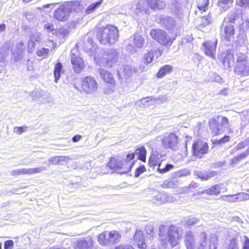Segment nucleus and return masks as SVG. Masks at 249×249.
<instances>
[{
    "label": "nucleus",
    "mask_w": 249,
    "mask_h": 249,
    "mask_svg": "<svg viewBox=\"0 0 249 249\" xmlns=\"http://www.w3.org/2000/svg\"><path fill=\"white\" fill-rule=\"evenodd\" d=\"M147 151L144 146H142L136 148L135 152L127 153L124 159L120 160L113 156L110 158L107 163V167L114 172L120 174H125L130 172L135 164V154L138 160L145 162Z\"/></svg>",
    "instance_id": "nucleus-1"
},
{
    "label": "nucleus",
    "mask_w": 249,
    "mask_h": 249,
    "mask_svg": "<svg viewBox=\"0 0 249 249\" xmlns=\"http://www.w3.org/2000/svg\"><path fill=\"white\" fill-rule=\"evenodd\" d=\"M96 37L101 44L111 46L118 41L119 31L117 27L109 24L100 27H97Z\"/></svg>",
    "instance_id": "nucleus-2"
},
{
    "label": "nucleus",
    "mask_w": 249,
    "mask_h": 249,
    "mask_svg": "<svg viewBox=\"0 0 249 249\" xmlns=\"http://www.w3.org/2000/svg\"><path fill=\"white\" fill-rule=\"evenodd\" d=\"M80 5V2L78 0L67 1L54 11L53 18L59 22H65L69 19L70 14L76 11Z\"/></svg>",
    "instance_id": "nucleus-3"
},
{
    "label": "nucleus",
    "mask_w": 249,
    "mask_h": 249,
    "mask_svg": "<svg viewBox=\"0 0 249 249\" xmlns=\"http://www.w3.org/2000/svg\"><path fill=\"white\" fill-rule=\"evenodd\" d=\"M74 88L80 92L86 94H92L96 93L99 89V85L92 76H86L81 79L80 82H76L74 85Z\"/></svg>",
    "instance_id": "nucleus-4"
},
{
    "label": "nucleus",
    "mask_w": 249,
    "mask_h": 249,
    "mask_svg": "<svg viewBox=\"0 0 249 249\" xmlns=\"http://www.w3.org/2000/svg\"><path fill=\"white\" fill-rule=\"evenodd\" d=\"M234 72L242 77L249 75V60L245 53H239L236 55Z\"/></svg>",
    "instance_id": "nucleus-5"
},
{
    "label": "nucleus",
    "mask_w": 249,
    "mask_h": 249,
    "mask_svg": "<svg viewBox=\"0 0 249 249\" xmlns=\"http://www.w3.org/2000/svg\"><path fill=\"white\" fill-rule=\"evenodd\" d=\"M149 35L153 39L165 47L171 46L174 39L171 38L164 30L158 28L152 29Z\"/></svg>",
    "instance_id": "nucleus-6"
},
{
    "label": "nucleus",
    "mask_w": 249,
    "mask_h": 249,
    "mask_svg": "<svg viewBox=\"0 0 249 249\" xmlns=\"http://www.w3.org/2000/svg\"><path fill=\"white\" fill-rule=\"evenodd\" d=\"M209 145L208 142L202 140L197 139L192 145V154L197 159H201L209 152Z\"/></svg>",
    "instance_id": "nucleus-7"
},
{
    "label": "nucleus",
    "mask_w": 249,
    "mask_h": 249,
    "mask_svg": "<svg viewBox=\"0 0 249 249\" xmlns=\"http://www.w3.org/2000/svg\"><path fill=\"white\" fill-rule=\"evenodd\" d=\"M220 117V116L218 115L216 117L209 120L208 127L213 137H215L221 134L220 126L229 124L228 119L224 116L222 117L221 124H220L219 123Z\"/></svg>",
    "instance_id": "nucleus-8"
},
{
    "label": "nucleus",
    "mask_w": 249,
    "mask_h": 249,
    "mask_svg": "<svg viewBox=\"0 0 249 249\" xmlns=\"http://www.w3.org/2000/svg\"><path fill=\"white\" fill-rule=\"evenodd\" d=\"M163 160V159H160L159 157L158 154L152 153L149 157L148 164L150 167L157 166V171L160 174L166 173L174 168V166L171 164H167L165 167L161 168V163Z\"/></svg>",
    "instance_id": "nucleus-9"
},
{
    "label": "nucleus",
    "mask_w": 249,
    "mask_h": 249,
    "mask_svg": "<svg viewBox=\"0 0 249 249\" xmlns=\"http://www.w3.org/2000/svg\"><path fill=\"white\" fill-rule=\"evenodd\" d=\"M71 62L72 69L76 73L81 72L85 68V64L83 58L74 53H71Z\"/></svg>",
    "instance_id": "nucleus-10"
},
{
    "label": "nucleus",
    "mask_w": 249,
    "mask_h": 249,
    "mask_svg": "<svg viewBox=\"0 0 249 249\" xmlns=\"http://www.w3.org/2000/svg\"><path fill=\"white\" fill-rule=\"evenodd\" d=\"M168 240L171 247L173 248L178 244V240L181 238L178 230L173 225H171L167 232Z\"/></svg>",
    "instance_id": "nucleus-11"
},
{
    "label": "nucleus",
    "mask_w": 249,
    "mask_h": 249,
    "mask_svg": "<svg viewBox=\"0 0 249 249\" xmlns=\"http://www.w3.org/2000/svg\"><path fill=\"white\" fill-rule=\"evenodd\" d=\"M163 146L165 148H174L178 144V137L174 132L164 136L161 140Z\"/></svg>",
    "instance_id": "nucleus-12"
},
{
    "label": "nucleus",
    "mask_w": 249,
    "mask_h": 249,
    "mask_svg": "<svg viewBox=\"0 0 249 249\" xmlns=\"http://www.w3.org/2000/svg\"><path fill=\"white\" fill-rule=\"evenodd\" d=\"M99 74L102 80L107 85L111 87H114L116 85L115 79L110 71L102 69L99 70Z\"/></svg>",
    "instance_id": "nucleus-13"
},
{
    "label": "nucleus",
    "mask_w": 249,
    "mask_h": 249,
    "mask_svg": "<svg viewBox=\"0 0 249 249\" xmlns=\"http://www.w3.org/2000/svg\"><path fill=\"white\" fill-rule=\"evenodd\" d=\"M216 41H205L203 43V46L204 47V52L205 53V54L212 58H214L216 48Z\"/></svg>",
    "instance_id": "nucleus-14"
},
{
    "label": "nucleus",
    "mask_w": 249,
    "mask_h": 249,
    "mask_svg": "<svg viewBox=\"0 0 249 249\" xmlns=\"http://www.w3.org/2000/svg\"><path fill=\"white\" fill-rule=\"evenodd\" d=\"M134 240L140 249H146L147 245L145 242L144 235L140 231H137L133 236Z\"/></svg>",
    "instance_id": "nucleus-15"
},
{
    "label": "nucleus",
    "mask_w": 249,
    "mask_h": 249,
    "mask_svg": "<svg viewBox=\"0 0 249 249\" xmlns=\"http://www.w3.org/2000/svg\"><path fill=\"white\" fill-rule=\"evenodd\" d=\"M224 38L226 41H230L235 34L234 26L232 24H227L224 27Z\"/></svg>",
    "instance_id": "nucleus-16"
},
{
    "label": "nucleus",
    "mask_w": 249,
    "mask_h": 249,
    "mask_svg": "<svg viewBox=\"0 0 249 249\" xmlns=\"http://www.w3.org/2000/svg\"><path fill=\"white\" fill-rule=\"evenodd\" d=\"M173 68L170 65H164L160 67L157 73L156 77L158 78H161L167 74H169L173 71Z\"/></svg>",
    "instance_id": "nucleus-17"
},
{
    "label": "nucleus",
    "mask_w": 249,
    "mask_h": 249,
    "mask_svg": "<svg viewBox=\"0 0 249 249\" xmlns=\"http://www.w3.org/2000/svg\"><path fill=\"white\" fill-rule=\"evenodd\" d=\"M249 155V147L247 150L233 157L230 161V164L232 165H235L239 163L241 160L245 159Z\"/></svg>",
    "instance_id": "nucleus-18"
},
{
    "label": "nucleus",
    "mask_w": 249,
    "mask_h": 249,
    "mask_svg": "<svg viewBox=\"0 0 249 249\" xmlns=\"http://www.w3.org/2000/svg\"><path fill=\"white\" fill-rule=\"evenodd\" d=\"M107 233L110 244H116L121 241L122 235L119 231L117 230H112L107 231Z\"/></svg>",
    "instance_id": "nucleus-19"
},
{
    "label": "nucleus",
    "mask_w": 249,
    "mask_h": 249,
    "mask_svg": "<svg viewBox=\"0 0 249 249\" xmlns=\"http://www.w3.org/2000/svg\"><path fill=\"white\" fill-rule=\"evenodd\" d=\"M92 246V241L91 240L84 238L77 241L75 249H90Z\"/></svg>",
    "instance_id": "nucleus-20"
},
{
    "label": "nucleus",
    "mask_w": 249,
    "mask_h": 249,
    "mask_svg": "<svg viewBox=\"0 0 249 249\" xmlns=\"http://www.w3.org/2000/svg\"><path fill=\"white\" fill-rule=\"evenodd\" d=\"M234 55L231 51H227L222 59V63L224 66L228 67L232 66L234 62Z\"/></svg>",
    "instance_id": "nucleus-21"
},
{
    "label": "nucleus",
    "mask_w": 249,
    "mask_h": 249,
    "mask_svg": "<svg viewBox=\"0 0 249 249\" xmlns=\"http://www.w3.org/2000/svg\"><path fill=\"white\" fill-rule=\"evenodd\" d=\"M99 244L103 246H106L110 244L108 234L107 231H104L97 236Z\"/></svg>",
    "instance_id": "nucleus-22"
},
{
    "label": "nucleus",
    "mask_w": 249,
    "mask_h": 249,
    "mask_svg": "<svg viewBox=\"0 0 249 249\" xmlns=\"http://www.w3.org/2000/svg\"><path fill=\"white\" fill-rule=\"evenodd\" d=\"M221 187L218 184L212 186L210 188L204 190L201 194H205L210 196H217L220 194Z\"/></svg>",
    "instance_id": "nucleus-23"
},
{
    "label": "nucleus",
    "mask_w": 249,
    "mask_h": 249,
    "mask_svg": "<svg viewBox=\"0 0 249 249\" xmlns=\"http://www.w3.org/2000/svg\"><path fill=\"white\" fill-rule=\"evenodd\" d=\"M145 2L148 7L152 9H162L163 7L160 5L162 1L160 0H145Z\"/></svg>",
    "instance_id": "nucleus-24"
},
{
    "label": "nucleus",
    "mask_w": 249,
    "mask_h": 249,
    "mask_svg": "<svg viewBox=\"0 0 249 249\" xmlns=\"http://www.w3.org/2000/svg\"><path fill=\"white\" fill-rule=\"evenodd\" d=\"M62 65L60 62H57L55 64L53 70L54 81L57 83L60 77V72L62 71Z\"/></svg>",
    "instance_id": "nucleus-25"
},
{
    "label": "nucleus",
    "mask_w": 249,
    "mask_h": 249,
    "mask_svg": "<svg viewBox=\"0 0 249 249\" xmlns=\"http://www.w3.org/2000/svg\"><path fill=\"white\" fill-rule=\"evenodd\" d=\"M145 42V39L142 35L135 34L134 36V43L138 48L142 47Z\"/></svg>",
    "instance_id": "nucleus-26"
},
{
    "label": "nucleus",
    "mask_w": 249,
    "mask_h": 249,
    "mask_svg": "<svg viewBox=\"0 0 249 249\" xmlns=\"http://www.w3.org/2000/svg\"><path fill=\"white\" fill-rule=\"evenodd\" d=\"M209 0H197V7L202 12H206L208 10Z\"/></svg>",
    "instance_id": "nucleus-27"
},
{
    "label": "nucleus",
    "mask_w": 249,
    "mask_h": 249,
    "mask_svg": "<svg viewBox=\"0 0 249 249\" xmlns=\"http://www.w3.org/2000/svg\"><path fill=\"white\" fill-rule=\"evenodd\" d=\"M219 199L227 202H234L238 200V197L237 195H223Z\"/></svg>",
    "instance_id": "nucleus-28"
},
{
    "label": "nucleus",
    "mask_w": 249,
    "mask_h": 249,
    "mask_svg": "<svg viewBox=\"0 0 249 249\" xmlns=\"http://www.w3.org/2000/svg\"><path fill=\"white\" fill-rule=\"evenodd\" d=\"M68 157L66 156H55L52 157L50 160V162L53 164H58L61 161H63L68 159Z\"/></svg>",
    "instance_id": "nucleus-29"
},
{
    "label": "nucleus",
    "mask_w": 249,
    "mask_h": 249,
    "mask_svg": "<svg viewBox=\"0 0 249 249\" xmlns=\"http://www.w3.org/2000/svg\"><path fill=\"white\" fill-rule=\"evenodd\" d=\"M11 174L13 177H17L20 175H28V170L26 168H21L14 170L11 171Z\"/></svg>",
    "instance_id": "nucleus-30"
},
{
    "label": "nucleus",
    "mask_w": 249,
    "mask_h": 249,
    "mask_svg": "<svg viewBox=\"0 0 249 249\" xmlns=\"http://www.w3.org/2000/svg\"><path fill=\"white\" fill-rule=\"evenodd\" d=\"M50 52V50L48 48H41L38 49L36 52V54L39 57H42L45 58L47 57Z\"/></svg>",
    "instance_id": "nucleus-31"
},
{
    "label": "nucleus",
    "mask_w": 249,
    "mask_h": 249,
    "mask_svg": "<svg viewBox=\"0 0 249 249\" xmlns=\"http://www.w3.org/2000/svg\"><path fill=\"white\" fill-rule=\"evenodd\" d=\"M154 58V53L152 51L148 52L143 57L144 62L145 64L151 63Z\"/></svg>",
    "instance_id": "nucleus-32"
},
{
    "label": "nucleus",
    "mask_w": 249,
    "mask_h": 249,
    "mask_svg": "<svg viewBox=\"0 0 249 249\" xmlns=\"http://www.w3.org/2000/svg\"><path fill=\"white\" fill-rule=\"evenodd\" d=\"M115 54L111 58H107L105 62V66L107 68H111L113 66V65L114 62L117 59V57L116 55V52L114 51Z\"/></svg>",
    "instance_id": "nucleus-33"
},
{
    "label": "nucleus",
    "mask_w": 249,
    "mask_h": 249,
    "mask_svg": "<svg viewBox=\"0 0 249 249\" xmlns=\"http://www.w3.org/2000/svg\"><path fill=\"white\" fill-rule=\"evenodd\" d=\"M162 185V187L164 188H174L176 186V183L173 180H166Z\"/></svg>",
    "instance_id": "nucleus-34"
},
{
    "label": "nucleus",
    "mask_w": 249,
    "mask_h": 249,
    "mask_svg": "<svg viewBox=\"0 0 249 249\" xmlns=\"http://www.w3.org/2000/svg\"><path fill=\"white\" fill-rule=\"evenodd\" d=\"M215 173L213 171L208 172L206 174L199 176L202 180H207L215 176Z\"/></svg>",
    "instance_id": "nucleus-35"
},
{
    "label": "nucleus",
    "mask_w": 249,
    "mask_h": 249,
    "mask_svg": "<svg viewBox=\"0 0 249 249\" xmlns=\"http://www.w3.org/2000/svg\"><path fill=\"white\" fill-rule=\"evenodd\" d=\"M146 171V168L143 165H141L137 168L134 173L135 177H138L140 175Z\"/></svg>",
    "instance_id": "nucleus-36"
},
{
    "label": "nucleus",
    "mask_w": 249,
    "mask_h": 249,
    "mask_svg": "<svg viewBox=\"0 0 249 249\" xmlns=\"http://www.w3.org/2000/svg\"><path fill=\"white\" fill-rule=\"evenodd\" d=\"M202 18V21L201 24L203 26H206L212 22V17L210 14L203 16Z\"/></svg>",
    "instance_id": "nucleus-37"
},
{
    "label": "nucleus",
    "mask_w": 249,
    "mask_h": 249,
    "mask_svg": "<svg viewBox=\"0 0 249 249\" xmlns=\"http://www.w3.org/2000/svg\"><path fill=\"white\" fill-rule=\"evenodd\" d=\"M28 175H32L40 173L42 171L43 169L41 167H35L32 168H28Z\"/></svg>",
    "instance_id": "nucleus-38"
},
{
    "label": "nucleus",
    "mask_w": 249,
    "mask_h": 249,
    "mask_svg": "<svg viewBox=\"0 0 249 249\" xmlns=\"http://www.w3.org/2000/svg\"><path fill=\"white\" fill-rule=\"evenodd\" d=\"M236 4L241 7H249V0H237Z\"/></svg>",
    "instance_id": "nucleus-39"
},
{
    "label": "nucleus",
    "mask_w": 249,
    "mask_h": 249,
    "mask_svg": "<svg viewBox=\"0 0 249 249\" xmlns=\"http://www.w3.org/2000/svg\"><path fill=\"white\" fill-rule=\"evenodd\" d=\"M234 0H219L217 4L221 8H225V5L228 4H232Z\"/></svg>",
    "instance_id": "nucleus-40"
},
{
    "label": "nucleus",
    "mask_w": 249,
    "mask_h": 249,
    "mask_svg": "<svg viewBox=\"0 0 249 249\" xmlns=\"http://www.w3.org/2000/svg\"><path fill=\"white\" fill-rule=\"evenodd\" d=\"M14 243L12 240H8L4 242V249H13Z\"/></svg>",
    "instance_id": "nucleus-41"
},
{
    "label": "nucleus",
    "mask_w": 249,
    "mask_h": 249,
    "mask_svg": "<svg viewBox=\"0 0 249 249\" xmlns=\"http://www.w3.org/2000/svg\"><path fill=\"white\" fill-rule=\"evenodd\" d=\"M27 129V127H21V126H17L14 128V132L18 135L21 134L22 132L26 131Z\"/></svg>",
    "instance_id": "nucleus-42"
},
{
    "label": "nucleus",
    "mask_w": 249,
    "mask_h": 249,
    "mask_svg": "<svg viewBox=\"0 0 249 249\" xmlns=\"http://www.w3.org/2000/svg\"><path fill=\"white\" fill-rule=\"evenodd\" d=\"M44 28L48 32H52L54 30V25L53 23H48L44 26Z\"/></svg>",
    "instance_id": "nucleus-43"
},
{
    "label": "nucleus",
    "mask_w": 249,
    "mask_h": 249,
    "mask_svg": "<svg viewBox=\"0 0 249 249\" xmlns=\"http://www.w3.org/2000/svg\"><path fill=\"white\" fill-rule=\"evenodd\" d=\"M58 33L62 37H64L68 35L69 32L66 29L61 28L58 30Z\"/></svg>",
    "instance_id": "nucleus-44"
},
{
    "label": "nucleus",
    "mask_w": 249,
    "mask_h": 249,
    "mask_svg": "<svg viewBox=\"0 0 249 249\" xmlns=\"http://www.w3.org/2000/svg\"><path fill=\"white\" fill-rule=\"evenodd\" d=\"M236 240L235 239H232L231 240L230 243L229 245V247L228 249H238V248L236 247Z\"/></svg>",
    "instance_id": "nucleus-45"
},
{
    "label": "nucleus",
    "mask_w": 249,
    "mask_h": 249,
    "mask_svg": "<svg viewBox=\"0 0 249 249\" xmlns=\"http://www.w3.org/2000/svg\"><path fill=\"white\" fill-rule=\"evenodd\" d=\"M231 140V138L230 136L225 135L223 137L220 138V142L222 144L226 143L229 142H230Z\"/></svg>",
    "instance_id": "nucleus-46"
},
{
    "label": "nucleus",
    "mask_w": 249,
    "mask_h": 249,
    "mask_svg": "<svg viewBox=\"0 0 249 249\" xmlns=\"http://www.w3.org/2000/svg\"><path fill=\"white\" fill-rule=\"evenodd\" d=\"M184 242L187 249H194V245L190 240L186 239Z\"/></svg>",
    "instance_id": "nucleus-47"
},
{
    "label": "nucleus",
    "mask_w": 249,
    "mask_h": 249,
    "mask_svg": "<svg viewBox=\"0 0 249 249\" xmlns=\"http://www.w3.org/2000/svg\"><path fill=\"white\" fill-rule=\"evenodd\" d=\"M16 49L18 51H23L24 50V43L21 41L16 44Z\"/></svg>",
    "instance_id": "nucleus-48"
},
{
    "label": "nucleus",
    "mask_w": 249,
    "mask_h": 249,
    "mask_svg": "<svg viewBox=\"0 0 249 249\" xmlns=\"http://www.w3.org/2000/svg\"><path fill=\"white\" fill-rule=\"evenodd\" d=\"M96 8V7L92 3L87 7V8L86 9V12L87 13L89 14L93 12Z\"/></svg>",
    "instance_id": "nucleus-49"
},
{
    "label": "nucleus",
    "mask_w": 249,
    "mask_h": 249,
    "mask_svg": "<svg viewBox=\"0 0 249 249\" xmlns=\"http://www.w3.org/2000/svg\"><path fill=\"white\" fill-rule=\"evenodd\" d=\"M246 146V144L244 141L239 142L236 147V150H240L244 149Z\"/></svg>",
    "instance_id": "nucleus-50"
},
{
    "label": "nucleus",
    "mask_w": 249,
    "mask_h": 249,
    "mask_svg": "<svg viewBox=\"0 0 249 249\" xmlns=\"http://www.w3.org/2000/svg\"><path fill=\"white\" fill-rule=\"evenodd\" d=\"M242 249H249V238L245 236V239L243 245Z\"/></svg>",
    "instance_id": "nucleus-51"
},
{
    "label": "nucleus",
    "mask_w": 249,
    "mask_h": 249,
    "mask_svg": "<svg viewBox=\"0 0 249 249\" xmlns=\"http://www.w3.org/2000/svg\"><path fill=\"white\" fill-rule=\"evenodd\" d=\"M30 44H31L32 48L30 49H28V52L29 53H32L33 52V50L35 47V42L33 41H30L28 42V46H29ZM28 48H29V47H28Z\"/></svg>",
    "instance_id": "nucleus-52"
},
{
    "label": "nucleus",
    "mask_w": 249,
    "mask_h": 249,
    "mask_svg": "<svg viewBox=\"0 0 249 249\" xmlns=\"http://www.w3.org/2000/svg\"><path fill=\"white\" fill-rule=\"evenodd\" d=\"M82 138V136L80 135H77L72 138V141L74 142L79 141Z\"/></svg>",
    "instance_id": "nucleus-53"
},
{
    "label": "nucleus",
    "mask_w": 249,
    "mask_h": 249,
    "mask_svg": "<svg viewBox=\"0 0 249 249\" xmlns=\"http://www.w3.org/2000/svg\"><path fill=\"white\" fill-rule=\"evenodd\" d=\"M22 58V55L21 53H18L16 55L14 56L15 60L18 61L20 60Z\"/></svg>",
    "instance_id": "nucleus-54"
},
{
    "label": "nucleus",
    "mask_w": 249,
    "mask_h": 249,
    "mask_svg": "<svg viewBox=\"0 0 249 249\" xmlns=\"http://www.w3.org/2000/svg\"><path fill=\"white\" fill-rule=\"evenodd\" d=\"M220 142V139L219 140H215L212 141V143L214 145H219L221 144V142Z\"/></svg>",
    "instance_id": "nucleus-55"
},
{
    "label": "nucleus",
    "mask_w": 249,
    "mask_h": 249,
    "mask_svg": "<svg viewBox=\"0 0 249 249\" xmlns=\"http://www.w3.org/2000/svg\"><path fill=\"white\" fill-rule=\"evenodd\" d=\"M6 29V25L3 24H0V32L4 31Z\"/></svg>",
    "instance_id": "nucleus-56"
},
{
    "label": "nucleus",
    "mask_w": 249,
    "mask_h": 249,
    "mask_svg": "<svg viewBox=\"0 0 249 249\" xmlns=\"http://www.w3.org/2000/svg\"><path fill=\"white\" fill-rule=\"evenodd\" d=\"M103 1V0H99L98 1L94 2L93 3L95 6V7L97 8L98 6H99L101 4V3Z\"/></svg>",
    "instance_id": "nucleus-57"
},
{
    "label": "nucleus",
    "mask_w": 249,
    "mask_h": 249,
    "mask_svg": "<svg viewBox=\"0 0 249 249\" xmlns=\"http://www.w3.org/2000/svg\"><path fill=\"white\" fill-rule=\"evenodd\" d=\"M238 196H242L243 197H246V198H249V195H248L246 193H241V194H239L238 195Z\"/></svg>",
    "instance_id": "nucleus-58"
},
{
    "label": "nucleus",
    "mask_w": 249,
    "mask_h": 249,
    "mask_svg": "<svg viewBox=\"0 0 249 249\" xmlns=\"http://www.w3.org/2000/svg\"><path fill=\"white\" fill-rule=\"evenodd\" d=\"M125 246L124 245H119L116 246L114 249H124Z\"/></svg>",
    "instance_id": "nucleus-59"
},
{
    "label": "nucleus",
    "mask_w": 249,
    "mask_h": 249,
    "mask_svg": "<svg viewBox=\"0 0 249 249\" xmlns=\"http://www.w3.org/2000/svg\"><path fill=\"white\" fill-rule=\"evenodd\" d=\"M124 249H134L131 245L125 246Z\"/></svg>",
    "instance_id": "nucleus-60"
},
{
    "label": "nucleus",
    "mask_w": 249,
    "mask_h": 249,
    "mask_svg": "<svg viewBox=\"0 0 249 249\" xmlns=\"http://www.w3.org/2000/svg\"><path fill=\"white\" fill-rule=\"evenodd\" d=\"M236 17V16L234 15L233 18H232V19H230V21L231 22H233L234 21V20H235Z\"/></svg>",
    "instance_id": "nucleus-61"
},
{
    "label": "nucleus",
    "mask_w": 249,
    "mask_h": 249,
    "mask_svg": "<svg viewBox=\"0 0 249 249\" xmlns=\"http://www.w3.org/2000/svg\"><path fill=\"white\" fill-rule=\"evenodd\" d=\"M32 0H22V1L24 2V3H28V2H30L31 1H32Z\"/></svg>",
    "instance_id": "nucleus-62"
},
{
    "label": "nucleus",
    "mask_w": 249,
    "mask_h": 249,
    "mask_svg": "<svg viewBox=\"0 0 249 249\" xmlns=\"http://www.w3.org/2000/svg\"><path fill=\"white\" fill-rule=\"evenodd\" d=\"M49 7V4H46V5H44L43 6V8H45V7Z\"/></svg>",
    "instance_id": "nucleus-63"
},
{
    "label": "nucleus",
    "mask_w": 249,
    "mask_h": 249,
    "mask_svg": "<svg viewBox=\"0 0 249 249\" xmlns=\"http://www.w3.org/2000/svg\"><path fill=\"white\" fill-rule=\"evenodd\" d=\"M50 249H60L56 248V247H53V248H50Z\"/></svg>",
    "instance_id": "nucleus-64"
}]
</instances>
